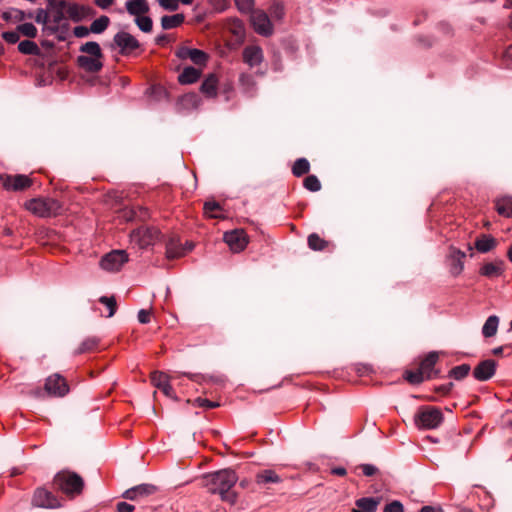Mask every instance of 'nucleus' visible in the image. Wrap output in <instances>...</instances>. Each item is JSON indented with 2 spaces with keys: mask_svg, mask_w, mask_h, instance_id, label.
I'll use <instances>...</instances> for the list:
<instances>
[{
  "mask_svg": "<svg viewBox=\"0 0 512 512\" xmlns=\"http://www.w3.org/2000/svg\"><path fill=\"white\" fill-rule=\"evenodd\" d=\"M237 481L236 472L227 468L203 475L200 479V486L207 488L212 494H218L223 502L233 505L238 497L233 489Z\"/></svg>",
  "mask_w": 512,
  "mask_h": 512,
  "instance_id": "1",
  "label": "nucleus"
},
{
  "mask_svg": "<svg viewBox=\"0 0 512 512\" xmlns=\"http://www.w3.org/2000/svg\"><path fill=\"white\" fill-rule=\"evenodd\" d=\"M79 51L87 54L80 55L76 59V63L81 69L88 73H98L102 70L104 54L97 42H86L80 46Z\"/></svg>",
  "mask_w": 512,
  "mask_h": 512,
  "instance_id": "2",
  "label": "nucleus"
},
{
  "mask_svg": "<svg viewBox=\"0 0 512 512\" xmlns=\"http://www.w3.org/2000/svg\"><path fill=\"white\" fill-rule=\"evenodd\" d=\"M52 485L55 490L61 491L69 498H74L82 493L84 480L75 472L63 470L54 476Z\"/></svg>",
  "mask_w": 512,
  "mask_h": 512,
  "instance_id": "3",
  "label": "nucleus"
},
{
  "mask_svg": "<svg viewBox=\"0 0 512 512\" xmlns=\"http://www.w3.org/2000/svg\"><path fill=\"white\" fill-rule=\"evenodd\" d=\"M25 208L39 217H51L61 210L59 201L52 198H33L25 203Z\"/></svg>",
  "mask_w": 512,
  "mask_h": 512,
  "instance_id": "4",
  "label": "nucleus"
},
{
  "mask_svg": "<svg viewBox=\"0 0 512 512\" xmlns=\"http://www.w3.org/2000/svg\"><path fill=\"white\" fill-rule=\"evenodd\" d=\"M443 421L442 412L435 407L423 406L414 416L415 425L420 429H434Z\"/></svg>",
  "mask_w": 512,
  "mask_h": 512,
  "instance_id": "5",
  "label": "nucleus"
},
{
  "mask_svg": "<svg viewBox=\"0 0 512 512\" xmlns=\"http://www.w3.org/2000/svg\"><path fill=\"white\" fill-rule=\"evenodd\" d=\"M159 238L160 231L156 227L142 226L131 234L132 242L138 244L141 248L153 245Z\"/></svg>",
  "mask_w": 512,
  "mask_h": 512,
  "instance_id": "6",
  "label": "nucleus"
},
{
  "mask_svg": "<svg viewBox=\"0 0 512 512\" xmlns=\"http://www.w3.org/2000/svg\"><path fill=\"white\" fill-rule=\"evenodd\" d=\"M128 261V255L124 250H113L105 254L100 260L102 269L109 272H117Z\"/></svg>",
  "mask_w": 512,
  "mask_h": 512,
  "instance_id": "7",
  "label": "nucleus"
},
{
  "mask_svg": "<svg viewBox=\"0 0 512 512\" xmlns=\"http://www.w3.org/2000/svg\"><path fill=\"white\" fill-rule=\"evenodd\" d=\"M113 42L120 48L119 53L123 56L130 55L132 51L140 47L139 41L133 35L124 31L116 33Z\"/></svg>",
  "mask_w": 512,
  "mask_h": 512,
  "instance_id": "8",
  "label": "nucleus"
},
{
  "mask_svg": "<svg viewBox=\"0 0 512 512\" xmlns=\"http://www.w3.org/2000/svg\"><path fill=\"white\" fill-rule=\"evenodd\" d=\"M45 391L55 397H63L69 392L66 380L60 374H53L46 379Z\"/></svg>",
  "mask_w": 512,
  "mask_h": 512,
  "instance_id": "9",
  "label": "nucleus"
},
{
  "mask_svg": "<svg viewBox=\"0 0 512 512\" xmlns=\"http://www.w3.org/2000/svg\"><path fill=\"white\" fill-rule=\"evenodd\" d=\"M0 180L2 182L3 187L6 190L12 191L26 190L32 185V180L28 176L23 174L1 175Z\"/></svg>",
  "mask_w": 512,
  "mask_h": 512,
  "instance_id": "10",
  "label": "nucleus"
},
{
  "mask_svg": "<svg viewBox=\"0 0 512 512\" xmlns=\"http://www.w3.org/2000/svg\"><path fill=\"white\" fill-rule=\"evenodd\" d=\"M33 505L41 508H59L61 507L60 500L45 488H37L32 499Z\"/></svg>",
  "mask_w": 512,
  "mask_h": 512,
  "instance_id": "11",
  "label": "nucleus"
},
{
  "mask_svg": "<svg viewBox=\"0 0 512 512\" xmlns=\"http://www.w3.org/2000/svg\"><path fill=\"white\" fill-rule=\"evenodd\" d=\"M223 238L233 252L244 250L248 244L246 233L242 229L225 232Z\"/></svg>",
  "mask_w": 512,
  "mask_h": 512,
  "instance_id": "12",
  "label": "nucleus"
},
{
  "mask_svg": "<svg viewBox=\"0 0 512 512\" xmlns=\"http://www.w3.org/2000/svg\"><path fill=\"white\" fill-rule=\"evenodd\" d=\"M66 14L69 19L78 23L87 18L94 17L96 15V11L89 6L69 2Z\"/></svg>",
  "mask_w": 512,
  "mask_h": 512,
  "instance_id": "13",
  "label": "nucleus"
},
{
  "mask_svg": "<svg viewBox=\"0 0 512 512\" xmlns=\"http://www.w3.org/2000/svg\"><path fill=\"white\" fill-rule=\"evenodd\" d=\"M497 363L493 359L481 361L473 369V377L478 381H487L491 379L496 372Z\"/></svg>",
  "mask_w": 512,
  "mask_h": 512,
  "instance_id": "14",
  "label": "nucleus"
},
{
  "mask_svg": "<svg viewBox=\"0 0 512 512\" xmlns=\"http://www.w3.org/2000/svg\"><path fill=\"white\" fill-rule=\"evenodd\" d=\"M466 254L458 248L451 246L449 248V254L447 256L449 270L453 276H458L464 268V258Z\"/></svg>",
  "mask_w": 512,
  "mask_h": 512,
  "instance_id": "15",
  "label": "nucleus"
},
{
  "mask_svg": "<svg viewBox=\"0 0 512 512\" xmlns=\"http://www.w3.org/2000/svg\"><path fill=\"white\" fill-rule=\"evenodd\" d=\"M243 61L250 68L259 66L263 61V51L259 46L250 45L243 50Z\"/></svg>",
  "mask_w": 512,
  "mask_h": 512,
  "instance_id": "16",
  "label": "nucleus"
},
{
  "mask_svg": "<svg viewBox=\"0 0 512 512\" xmlns=\"http://www.w3.org/2000/svg\"><path fill=\"white\" fill-rule=\"evenodd\" d=\"M439 354L436 351H432L420 362L419 370L425 376L426 379H433L432 370L438 362Z\"/></svg>",
  "mask_w": 512,
  "mask_h": 512,
  "instance_id": "17",
  "label": "nucleus"
},
{
  "mask_svg": "<svg viewBox=\"0 0 512 512\" xmlns=\"http://www.w3.org/2000/svg\"><path fill=\"white\" fill-rule=\"evenodd\" d=\"M282 477L272 469H265L259 471L255 476V481L258 485L278 484L282 482Z\"/></svg>",
  "mask_w": 512,
  "mask_h": 512,
  "instance_id": "18",
  "label": "nucleus"
},
{
  "mask_svg": "<svg viewBox=\"0 0 512 512\" xmlns=\"http://www.w3.org/2000/svg\"><path fill=\"white\" fill-rule=\"evenodd\" d=\"M504 272V262L502 260H497L495 262L485 263L481 268L479 273L482 276L488 278H494L502 275Z\"/></svg>",
  "mask_w": 512,
  "mask_h": 512,
  "instance_id": "19",
  "label": "nucleus"
},
{
  "mask_svg": "<svg viewBox=\"0 0 512 512\" xmlns=\"http://www.w3.org/2000/svg\"><path fill=\"white\" fill-rule=\"evenodd\" d=\"M126 9L129 14L140 17L149 12V5L146 0H131L126 2Z\"/></svg>",
  "mask_w": 512,
  "mask_h": 512,
  "instance_id": "20",
  "label": "nucleus"
},
{
  "mask_svg": "<svg viewBox=\"0 0 512 512\" xmlns=\"http://www.w3.org/2000/svg\"><path fill=\"white\" fill-rule=\"evenodd\" d=\"M359 510H353V512H375L378 505L380 504V498L363 497L355 502Z\"/></svg>",
  "mask_w": 512,
  "mask_h": 512,
  "instance_id": "21",
  "label": "nucleus"
},
{
  "mask_svg": "<svg viewBox=\"0 0 512 512\" xmlns=\"http://www.w3.org/2000/svg\"><path fill=\"white\" fill-rule=\"evenodd\" d=\"M475 248L481 253H487L497 246V240L491 235L482 234L475 241Z\"/></svg>",
  "mask_w": 512,
  "mask_h": 512,
  "instance_id": "22",
  "label": "nucleus"
},
{
  "mask_svg": "<svg viewBox=\"0 0 512 512\" xmlns=\"http://www.w3.org/2000/svg\"><path fill=\"white\" fill-rule=\"evenodd\" d=\"M239 85L245 94L250 97L255 96L256 82L251 74L241 73L239 76Z\"/></svg>",
  "mask_w": 512,
  "mask_h": 512,
  "instance_id": "23",
  "label": "nucleus"
},
{
  "mask_svg": "<svg viewBox=\"0 0 512 512\" xmlns=\"http://www.w3.org/2000/svg\"><path fill=\"white\" fill-rule=\"evenodd\" d=\"M217 84V77L214 74H210L202 82L200 90L207 97H215L217 95Z\"/></svg>",
  "mask_w": 512,
  "mask_h": 512,
  "instance_id": "24",
  "label": "nucleus"
},
{
  "mask_svg": "<svg viewBox=\"0 0 512 512\" xmlns=\"http://www.w3.org/2000/svg\"><path fill=\"white\" fill-rule=\"evenodd\" d=\"M186 250L175 238H170L166 243V255L170 259L179 258L185 255Z\"/></svg>",
  "mask_w": 512,
  "mask_h": 512,
  "instance_id": "25",
  "label": "nucleus"
},
{
  "mask_svg": "<svg viewBox=\"0 0 512 512\" xmlns=\"http://www.w3.org/2000/svg\"><path fill=\"white\" fill-rule=\"evenodd\" d=\"M201 72L192 66L184 68L181 74L178 76V81L181 84H192L200 78Z\"/></svg>",
  "mask_w": 512,
  "mask_h": 512,
  "instance_id": "26",
  "label": "nucleus"
},
{
  "mask_svg": "<svg viewBox=\"0 0 512 512\" xmlns=\"http://www.w3.org/2000/svg\"><path fill=\"white\" fill-rule=\"evenodd\" d=\"M254 25L257 32L262 35H269L272 32L270 20L265 13L254 17Z\"/></svg>",
  "mask_w": 512,
  "mask_h": 512,
  "instance_id": "27",
  "label": "nucleus"
},
{
  "mask_svg": "<svg viewBox=\"0 0 512 512\" xmlns=\"http://www.w3.org/2000/svg\"><path fill=\"white\" fill-rule=\"evenodd\" d=\"M185 21L184 14L165 15L161 18V26L164 30H169L180 26Z\"/></svg>",
  "mask_w": 512,
  "mask_h": 512,
  "instance_id": "28",
  "label": "nucleus"
},
{
  "mask_svg": "<svg viewBox=\"0 0 512 512\" xmlns=\"http://www.w3.org/2000/svg\"><path fill=\"white\" fill-rule=\"evenodd\" d=\"M499 321L500 320L498 316H489L482 327L483 336L486 338L495 336L498 330Z\"/></svg>",
  "mask_w": 512,
  "mask_h": 512,
  "instance_id": "29",
  "label": "nucleus"
},
{
  "mask_svg": "<svg viewBox=\"0 0 512 512\" xmlns=\"http://www.w3.org/2000/svg\"><path fill=\"white\" fill-rule=\"evenodd\" d=\"M307 243L310 249L314 251H323L329 246V242L321 238L317 233L308 236Z\"/></svg>",
  "mask_w": 512,
  "mask_h": 512,
  "instance_id": "30",
  "label": "nucleus"
},
{
  "mask_svg": "<svg viewBox=\"0 0 512 512\" xmlns=\"http://www.w3.org/2000/svg\"><path fill=\"white\" fill-rule=\"evenodd\" d=\"M99 341L100 339L95 336L86 338L75 351V354L79 355L83 353L93 352L97 348Z\"/></svg>",
  "mask_w": 512,
  "mask_h": 512,
  "instance_id": "31",
  "label": "nucleus"
},
{
  "mask_svg": "<svg viewBox=\"0 0 512 512\" xmlns=\"http://www.w3.org/2000/svg\"><path fill=\"white\" fill-rule=\"evenodd\" d=\"M497 212L505 217H512V198L505 197L496 201Z\"/></svg>",
  "mask_w": 512,
  "mask_h": 512,
  "instance_id": "32",
  "label": "nucleus"
},
{
  "mask_svg": "<svg viewBox=\"0 0 512 512\" xmlns=\"http://www.w3.org/2000/svg\"><path fill=\"white\" fill-rule=\"evenodd\" d=\"M110 24V18L106 15H102L99 18L95 19L90 25V31L94 34L103 33Z\"/></svg>",
  "mask_w": 512,
  "mask_h": 512,
  "instance_id": "33",
  "label": "nucleus"
},
{
  "mask_svg": "<svg viewBox=\"0 0 512 512\" xmlns=\"http://www.w3.org/2000/svg\"><path fill=\"white\" fill-rule=\"evenodd\" d=\"M18 50L25 55H39L41 53L38 45L31 40H24L18 44Z\"/></svg>",
  "mask_w": 512,
  "mask_h": 512,
  "instance_id": "34",
  "label": "nucleus"
},
{
  "mask_svg": "<svg viewBox=\"0 0 512 512\" xmlns=\"http://www.w3.org/2000/svg\"><path fill=\"white\" fill-rule=\"evenodd\" d=\"M2 19L5 21L22 22L26 19V12L17 8L2 13Z\"/></svg>",
  "mask_w": 512,
  "mask_h": 512,
  "instance_id": "35",
  "label": "nucleus"
},
{
  "mask_svg": "<svg viewBox=\"0 0 512 512\" xmlns=\"http://www.w3.org/2000/svg\"><path fill=\"white\" fill-rule=\"evenodd\" d=\"M310 170V164L306 158H299L295 161L292 172L296 177L307 174Z\"/></svg>",
  "mask_w": 512,
  "mask_h": 512,
  "instance_id": "36",
  "label": "nucleus"
},
{
  "mask_svg": "<svg viewBox=\"0 0 512 512\" xmlns=\"http://www.w3.org/2000/svg\"><path fill=\"white\" fill-rule=\"evenodd\" d=\"M470 370L471 367L469 364H461L459 366L453 367L449 371V377H452L455 380H462L469 374Z\"/></svg>",
  "mask_w": 512,
  "mask_h": 512,
  "instance_id": "37",
  "label": "nucleus"
},
{
  "mask_svg": "<svg viewBox=\"0 0 512 512\" xmlns=\"http://www.w3.org/2000/svg\"><path fill=\"white\" fill-rule=\"evenodd\" d=\"M134 489L137 493L138 499L148 497V496L156 493L158 490L155 485L147 484V483L134 486Z\"/></svg>",
  "mask_w": 512,
  "mask_h": 512,
  "instance_id": "38",
  "label": "nucleus"
},
{
  "mask_svg": "<svg viewBox=\"0 0 512 512\" xmlns=\"http://www.w3.org/2000/svg\"><path fill=\"white\" fill-rule=\"evenodd\" d=\"M151 382L158 389H162L163 386L169 384V377L163 372L154 371L151 373Z\"/></svg>",
  "mask_w": 512,
  "mask_h": 512,
  "instance_id": "39",
  "label": "nucleus"
},
{
  "mask_svg": "<svg viewBox=\"0 0 512 512\" xmlns=\"http://www.w3.org/2000/svg\"><path fill=\"white\" fill-rule=\"evenodd\" d=\"M18 34L27 38H35L37 36V28L32 23H23L17 26Z\"/></svg>",
  "mask_w": 512,
  "mask_h": 512,
  "instance_id": "40",
  "label": "nucleus"
},
{
  "mask_svg": "<svg viewBox=\"0 0 512 512\" xmlns=\"http://www.w3.org/2000/svg\"><path fill=\"white\" fill-rule=\"evenodd\" d=\"M404 379L408 381L410 384L418 385L421 384L426 378L418 369L416 371L406 370L404 373Z\"/></svg>",
  "mask_w": 512,
  "mask_h": 512,
  "instance_id": "41",
  "label": "nucleus"
},
{
  "mask_svg": "<svg viewBox=\"0 0 512 512\" xmlns=\"http://www.w3.org/2000/svg\"><path fill=\"white\" fill-rule=\"evenodd\" d=\"M189 59L196 65H205L208 55L202 50L192 48Z\"/></svg>",
  "mask_w": 512,
  "mask_h": 512,
  "instance_id": "42",
  "label": "nucleus"
},
{
  "mask_svg": "<svg viewBox=\"0 0 512 512\" xmlns=\"http://www.w3.org/2000/svg\"><path fill=\"white\" fill-rule=\"evenodd\" d=\"M135 23L138 26V28L145 32L149 33L152 31L153 28V21L148 16H140L135 18Z\"/></svg>",
  "mask_w": 512,
  "mask_h": 512,
  "instance_id": "43",
  "label": "nucleus"
},
{
  "mask_svg": "<svg viewBox=\"0 0 512 512\" xmlns=\"http://www.w3.org/2000/svg\"><path fill=\"white\" fill-rule=\"evenodd\" d=\"M99 302L108 308L109 313H108L107 317H112L115 314V312L117 310V302H116V299L114 296H111V297L101 296L99 298Z\"/></svg>",
  "mask_w": 512,
  "mask_h": 512,
  "instance_id": "44",
  "label": "nucleus"
},
{
  "mask_svg": "<svg viewBox=\"0 0 512 512\" xmlns=\"http://www.w3.org/2000/svg\"><path fill=\"white\" fill-rule=\"evenodd\" d=\"M304 187L312 192H317L321 189V183L315 175H309L304 179Z\"/></svg>",
  "mask_w": 512,
  "mask_h": 512,
  "instance_id": "45",
  "label": "nucleus"
},
{
  "mask_svg": "<svg viewBox=\"0 0 512 512\" xmlns=\"http://www.w3.org/2000/svg\"><path fill=\"white\" fill-rule=\"evenodd\" d=\"M269 13L271 17L280 20L283 18L285 14L284 5L281 2L274 1L273 4L269 8Z\"/></svg>",
  "mask_w": 512,
  "mask_h": 512,
  "instance_id": "46",
  "label": "nucleus"
},
{
  "mask_svg": "<svg viewBox=\"0 0 512 512\" xmlns=\"http://www.w3.org/2000/svg\"><path fill=\"white\" fill-rule=\"evenodd\" d=\"M58 31L56 34V38L58 41H66L69 36L70 24L68 22H63L62 25H58Z\"/></svg>",
  "mask_w": 512,
  "mask_h": 512,
  "instance_id": "47",
  "label": "nucleus"
},
{
  "mask_svg": "<svg viewBox=\"0 0 512 512\" xmlns=\"http://www.w3.org/2000/svg\"><path fill=\"white\" fill-rule=\"evenodd\" d=\"M221 210V206L218 202L208 201L204 204V212L209 217L216 218L217 216L214 214L215 211Z\"/></svg>",
  "mask_w": 512,
  "mask_h": 512,
  "instance_id": "48",
  "label": "nucleus"
},
{
  "mask_svg": "<svg viewBox=\"0 0 512 512\" xmlns=\"http://www.w3.org/2000/svg\"><path fill=\"white\" fill-rule=\"evenodd\" d=\"M193 404L196 406H199V407L207 408V409H213V408H217L220 406V404L218 402L210 401L208 399H203L200 397L196 398L193 401Z\"/></svg>",
  "mask_w": 512,
  "mask_h": 512,
  "instance_id": "49",
  "label": "nucleus"
},
{
  "mask_svg": "<svg viewBox=\"0 0 512 512\" xmlns=\"http://www.w3.org/2000/svg\"><path fill=\"white\" fill-rule=\"evenodd\" d=\"M34 19L36 23L46 26V24L49 22V14L46 10L39 8L36 10Z\"/></svg>",
  "mask_w": 512,
  "mask_h": 512,
  "instance_id": "50",
  "label": "nucleus"
},
{
  "mask_svg": "<svg viewBox=\"0 0 512 512\" xmlns=\"http://www.w3.org/2000/svg\"><path fill=\"white\" fill-rule=\"evenodd\" d=\"M49 8L54 11H62L67 9L69 2L66 0H47Z\"/></svg>",
  "mask_w": 512,
  "mask_h": 512,
  "instance_id": "51",
  "label": "nucleus"
},
{
  "mask_svg": "<svg viewBox=\"0 0 512 512\" xmlns=\"http://www.w3.org/2000/svg\"><path fill=\"white\" fill-rule=\"evenodd\" d=\"M235 3L243 13H249L253 8V0H235Z\"/></svg>",
  "mask_w": 512,
  "mask_h": 512,
  "instance_id": "52",
  "label": "nucleus"
},
{
  "mask_svg": "<svg viewBox=\"0 0 512 512\" xmlns=\"http://www.w3.org/2000/svg\"><path fill=\"white\" fill-rule=\"evenodd\" d=\"M384 512H404V506L400 501L394 500L384 507Z\"/></svg>",
  "mask_w": 512,
  "mask_h": 512,
  "instance_id": "53",
  "label": "nucleus"
},
{
  "mask_svg": "<svg viewBox=\"0 0 512 512\" xmlns=\"http://www.w3.org/2000/svg\"><path fill=\"white\" fill-rule=\"evenodd\" d=\"M2 38L9 44H15L19 41L20 36L18 31H6L2 33Z\"/></svg>",
  "mask_w": 512,
  "mask_h": 512,
  "instance_id": "54",
  "label": "nucleus"
},
{
  "mask_svg": "<svg viewBox=\"0 0 512 512\" xmlns=\"http://www.w3.org/2000/svg\"><path fill=\"white\" fill-rule=\"evenodd\" d=\"M159 5L168 10V11H176L179 7L177 0H158Z\"/></svg>",
  "mask_w": 512,
  "mask_h": 512,
  "instance_id": "55",
  "label": "nucleus"
},
{
  "mask_svg": "<svg viewBox=\"0 0 512 512\" xmlns=\"http://www.w3.org/2000/svg\"><path fill=\"white\" fill-rule=\"evenodd\" d=\"M91 33L90 28L86 26H76L73 29V34L77 38H85Z\"/></svg>",
  "mask_w": 512,
  "mask_h": 512,
  "instance_id": "56",
  "label": "nucleus"
},
{
  "mask_svg": "<svg viewBox=\"0 0 512 512\" xmlns=\"http://www.w3.org/2000/svg\"><path fill=\"white\" fill-rule=\"evenodd\" d=\"M359 469L362 470L365 476H373L378 472V468L371 464H361Z\"/></svg>",
  "mask_w": 512,
  "mask_h": 512,
  "instance_id": "57",
  "label": "nucleus"
},
{
  "mask_svg": "<svg viewBox=\"0 0 512 512\" xmlns=\"http://www.w3.org/2000/svg\"><path fill=\"white\" fill-rule=\"evenodd\" d=\"M67 18L68 17H67L65 10L54 11L52 22L57 25H62L63 21L66 20Z\"/></svg>",
  "mask_w": 512,
  "mask_h": 512,
  "instance_id": "58",
  "label": "nucleus"
},
{
  "mask_svg": "<svg viewBox=\"0 0 512 512\" xmlns=\"http://www.w3.org/2000/svg\"><path fill=\"white\" fill-rule=\"evenodd\" d=\"M116 510L117 512H134L135 506L127 502H118Z\"/></svg>",
  "mask_w": 512,
  "mask_h": 512,
  "instance_id": "59",
  "label": "nucleus"
},
{
  "mask_svg": "<svg viewBox=\"0 0 512 512\" xmlns=\"http://www.w3.org/2000/svg\"><path fill=\"white\" fill-rule=\"evenodd\" d=\"M191 50H192V48H188V47H185V46L180 47L176 51V56L178 58H180V59H189Z\"/></svg>",
  "mask_w": 512,
  "mask_h": 512,
  "instance_id": "60",
  "label": "nucleus"
},
{
  "mask_svg": "<svg viewBox=\"0 0 512 512\" xmlns=\"http://www.w3.org/2000/svg\"><path fill=\"white\" fill-rule=\"evenodd\" d=\"M138 320L142 324H147L150 321V312L142 309L138 312Z\"/></svg>",
  "mask_w": 512,
  "mask_h": 512,
  "instance_id": "61",
  "label": "nucleus"
},
{
  "mask_svg": "<svg viewBox=\"0 0 512 512\" xmlns=\"http://www.w3.org/2000/svg\"><path fill=\"white\" fill-rule=\"evenodd\" d=\"M161 391L163 392V394L165 396H167L169 398H172L174 400H177V397L175 395V391H174L173 387L170 384H167L166 386H163Z\"/></svg>",
  "mask_w": 512,
  "mask_h": 512,
  "instance_id": "62",
  "label": "nucleus"
},
{
  "mask_svg": "<svg viewBox=\"0 0 512 512\" xmlns=\"http://www.w3.org/2000/svg\"><path fill=\"white\" fill-rule=\"evenodd\" d=\"M123 498L127 499V500H131V501H136V500H139L138 497H137V493L134 489V487L126 490L123 495H122Z\"/></svg>",
  "mask_w": 512,
  "mask_h": 512,
  "instance_id": "63",
  "label": "nucleus"
},
{
  "mask_svg": "<svg viewBox=\"0 0 512 512\" xmlns=\"http://www.w3.org/2000/svg\"><path fill=\"white\" fill-rule=\"evenodd\" d=\"M452 388H453V383L449 382L447 384L440 385V386L436 387L435 391L438 393H441L443 395H446L451 391Z\"/></svg>",
  "mask_w": 512,
  "mask_h": 512,
  "instance_id": "64",
  "label": "nucleus"
}]
</instances>
